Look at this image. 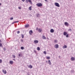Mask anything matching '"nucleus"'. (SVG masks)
Instances as JSON below:
<instances>
[{"mask_svg": "<svg viewBox=\"0 0 75 75\" xmlns=\"http://www.w3.org/2000/svg\"><path fill=\"white\" fill-rule=\"evenodd\" d=\"M71 61H74L75 60V58L74 57H71Z\"/></svg>", "mask_w": 75, "mask_h": 75, "instance_id": "obj_4", "label": "nucleus"}, {"mask_svg": "<svg viewBox=\"0 0 75 75\" xmlns=\"http://www.w3.org/2000/svg\"><path fill=\"white\" fill-rule=\"evenodd\" d=\"M29 10H31V7H29Z\"/></svg>", "mask_w": 75, "mask_h": 75, "instance_id": "obj_20", "label": "nucleus"}, {"mask_svg": "<svg viewBox=\"0 0 75 75\" xmlns=\"http://www.w3.org/2000/svg\"><path fill=\"white\" fill-rule=\"evenodd\" d=\"M22 1H23V2L25 1V0H22Z\"/></svg>", "mask_w": 75, "mask_h": 75, "instance_id": "obj_41", "label": "nucleus"}, {"mask_svg": "<svg viewBox=\"0 0 75 75\" xmlns=\"http://www.w3.org/2000/svg\"><path fill=\"white\" fill-rule=\"evenodd\" d=\"M64 35H66L67 34V33L66 32H64L63 33Z\"/></svg>", "mask_w": 75, "mask_h": 75, "instance_id": "obj_9", "label": "nucleus"}, {"mask_svg": "<svg viewBox=\"0 0 75 75\" xmlns=\"http://www.w3.org/2000/svg\"><path fill=\"white\" fill-rule=\"evenodd\" d=\"M20 32L19 31H18L17 32V34H20Z\"/></svg>", "mask_w": 75, "mask_h": 75, "instance_id": "obj_27", "label": "nucleus"}, {"mask_svg": "<svg viewBox=\"0 0 75 75\" xmlns=\"http://www.w3.org/2000/svg\"><path fill=\"white\" fill-rule=\"evenodd\" d=\"M13 55V57L14 58H16V56L15 55Z\"/></svg>", "mask_w": 75, "mask_h": 75, "instance_id": "obj_24", "label": "nucleus"}, {"mask_svg": "<svg viewBox=\"0 0 75 75\" xmlns=\"http://www.w3.org/2000/svg\"><path fill=\"white\" fill-rule=\"evenodd\" d=\"M18 21H15V23H18Z\"/></svg>", "mask_w": 75, "mask_h": 75, "instance_id": "obj_32", "label": "nucleus"}, {"mask_svg": "<svg viewBox=\"0 0 75 75\" xmlns=\"http://www.w3.org/2000/svg\"><path fill=\"white\" fill-rule=\"evenodd\" d=\"M28 1H29V3H31V0H28Z\"/></svg>", "mask_w": 75, "mask_h": 75, "instance_id": "obj_30", "label": "nucleus"}, {"mask_svg": "<svg viewBox=\"0 0 75 75\" xmlns=\"http://www.w3.org/2000/svg\"><path fill=\"white\" fill-rule=\"evenodd\" d=\"M3 49H4V51H6V48L4 47V48H3Z\"/></svg>", "mask_w": 75, "mask_h": 75, "instance_id": "obj_33", "label": "nucleus"}, {"mask_svg": "<svg viewBox=\"0 0 75 75\" xmlns=\"http://www.w3.org/2000/svg\"><path fill=\"white\" fill-rule=\"evenodd\" d=\"M26 2L27 3H28V1H27V0H26Z\"/></svg>", "mask_w": 75, "mask_h": 75, "instance_id": "obj_36", "label": "nucleus"}, {"mask_svg": "<svg viewBox=\"0 0 75 75\" xmlns=\"http://www.w3.org/2000/svg\"><path fill=\"white\" fill-rule=\"evenodd\" d=\"M1 63H2V60H1V59H0V64H1Z\"/></svg>", "mask_w": 75, "mask_h": 75, "instance_id": "obj_25", "label": "nucleus"}, {"mask_svg": "<svg viewBox=\"0 0 75 75\" xmlns=\"http://www.w3.org/2000/svg\"><path fill=\"white\" fill-rule=\"evenodd\" d=\"M19 57H20V56L21 57V56H22L21 55V54H19Z\"/></svg>", "mask_w": 75, "mask_h": 75, "instance_id": "obj_34", "label": "nucleus"}, {"mask_svg": "<svg viewBox=\"0 0 75 75\" xmlns=\"http://www.w3.org/2000/svg\"><path fill=\"white\" fill-rule=\"evenodd\" d=\"M18 8H19V9H21V7H18Z\"/></svg>", "mask_w": 75, "mask_h": 75, "instance_id": "obj_39", "label": "nucleus"}, {"mask_svg": "<svg viewBox=\"0 0 75 75\" xmlns=\"http://www.w3.org/2000/svg\"><path fill=\"white\" fill-rule=\"evenodd\" d=\"M2 46V44L1 43H0V47H1Z\"/></svg>", "mask_w": 75, "mask_h": 75, "instance_id": "obj_37", "label": "nucleus"}, {"mask_svg": "<svg viewBox=\"0 0 75 75\" xmlns=\"http://www.w3.org/2000/svg\"><path fill=\"white\" fill-rule=\"evenodd\" d=\"M45 1H47V0H45Z\"/></svg>", "mask_w": 75, "mask_h": 75, "instance_id": "obj_45", "label": "nucleus"}, {"mask_svg": "<svg viewBox=\"0 0 75 75\" xmlns=\"http://www.w3.org/2000/svg\"><path fill=\"white\" fill-rule=\"evenodd\" d=\"M67 48V46H66V45H65L64 46H63V48Z\"/></svg>", "mask_w": 75, "mask_h": 75, "instance_id": "obj_15", "label": "nucleus"}, {"mask_svg": "<svg viewBox=\"0 0 75 75\" xmlns=\"http://www.w3.org/2000/svg\"><path fill=\"white\" fill-rule=\"evenodd\" d=\"M1 42V40H0V42Z\"/></svg>", "mask_w": 75, "mask_h": 75, "instance_id": "obj_47", "label": "nucleus"}, {"mask_svg": "<svg viewBox=\"0 0 75 75\" xmlns=\"http://www.w3.org/2000/svg\"><path fill=\"white\" fill-rule=\"evenodd\" d=\"M10 20H13V17H11V18L10 19Z\"/></svg>", "mask_w": 75, "mask_h": 75, "instance_id": "obj_23", "label": "nucleus"}, {"mask_svg": "<svg viewBox=\"0 0 75 75\" xmlns=\"http://www.w3.org/2000/svg\"><path fill=\"white\" fill-rule=\"evenodd\" d=\"M10 64H13V61H10Z\"/></svg>", "mask_w": 75, "mask_h": 75, "instance_id": "obj_16", "label": "nucleus"}, {"mask_svg": "<svg viewBox=\"0 0 75 75\" xmlns=\"http://www.w3.org/2000/svg\"><path fill=\"white\" fill-rule=\"evenodd\" d=\"M36 6L38 7H41L42 6V4L41 3H38V4H36Z\"/></svg>", "mask_w": 75, "mask_h": 75, "instance_id": "obj_1", "label": "nucleus"}, {"mask_svg": "<svg viewBox=\"0 0 75 75\" xmlns=\"http://www.w3.org/2000/svg\"><path fill=\"white\" fill-rule=\"evenodd\" d=\"M13 60H15V59H14Z\"/></svg>", "mask_w": 75, "mask_h": 75, "instance_id": "obj_48", "label": "nucleus"}, {"mask_svg": "<svg viewBox=\"0 0 75 75\" xmlns=\"http://www.w3.org/2000/svg\"><path fill=\"white\" fill-rule=\"evenodd\" d=\"M21 50H24V47H21Z\"/></svg>", "mask_w": 75, "mask_h": 75, "instance_id": "obj_26", "label": "nucleus"}, {"mask_svg": "<svg viewBox=\"0 0 75 75\" xmlns=\"http://www.w3.org/2000/svg\"><path fill=\"white\" fill-rule=\"evenodd\" d=\"M2 72H3V73H4V74H6V70H5V71H4V70H2Z\"/></svg>", "mask_w": 75, "mask_h": 75, "instance_id": "obj_6", "label": "nucleus"}, {"mask_svg": "<svg viewBox=\"0 0 75 75\" xmlns=\"http://www.w3.org/2000/svg\"><path fill=\"white\" fill-rule=\"evenodd\" d=\"M50 57H47V59H50Z\"/></svg>", "mask_w": 75, "mask_h": 75, "instance_id": "obj_28", "label": "nucleus"}, {"mask_svg": "<svg viewBox=\"0 0 75 75\" xmlns=\"http://www.w3.org/2000/svg\"><path fill=\"white\" fill-rule=\"evenodd\" d=\"M21 35H22V38H24V35H23V34H21Z\"/></svg>", "mask_w": 75, "mask_h": 75, "instance_id": "obj_21", "label": "nucleus"}, {"mask_svg": "<svg viewBox=\"0 0 75 75\" xmlns=\"http://www.w3.org/2000/svg\"><path fill=\"white\" fill-rule=\"evenodd\" d=\"M60 57V56H59V57Z\"/></svg>", "mask_w": 75, "mask_h": 75, "instance_id": "obj_50", "label": "nucleus"}, {"mask_svg": "<svg viewBox=\"0 0 75 75\" xmlns=\"http://www.w3.org/2000/svg\"><path fill=\"white\" fill-rule=\"evenodd\" d=\"M28 75H29V74H28Z\"/></svg>", "mask_w": 75, "mask_h": 75, "instance_id": "obj_49", "label": "nucleus"}, {"mask_svg": "<svg viewBox=\"0 0 75 75\" xmlns=\"http://www.w3.org/2000/svg\"><path fill=\"white\" fill-rule=\"evenodd\" d=\"M54 47L56 48H58L59 46L58 45L56 44L55 45Z\"/></svg>", "mask_w": 75, "mask_h": 75, "instance_id": "obj_3", "label": "nucleus"}, {"mask_svg": "<svg viewBox=\"0 0 75 75\" xmlns=\"http://www.w3.org/2000/svg\"><path fill=\"white\" fill-rule=\"evenodd\" d=\"M54 29H52L50 30V33H54Z\"/></svg>", "mask_w": 75, "mask_h": 75, "instance_id": "obj_8", "label": "nucleus"}, {"mask_svg": "<svg viewBox=\"0 0 75 75\" xmlns=\"http://www.w3.org/2000/svg\"><path fill=\"white\" fill-rule=\"evenodd\" d=\"M48 63L49 64V65H51V61H50V60H48Z\"/></svg>", "mask_w": 75, "mask_h": 75, "instance_id": "obj_12", "label": "nucleus"}, {"mask_svg": "<svg viewBox=\"0 0 75 75\" xmlns=\"http://www.w3.org/2000/svg\"><path fill=\"white\" fill-rule=\"evenodd\" d=\"M37 50H38V51H40V47H37Z\"/></svg>", "mask_w": 75, "mask_h": 75, "instance_id": "obj_18", "label": "nucleus"}, {"mask_svg": "<svg viewBox=\"0 0 75 75\" xmlns=\"http://www.w3.org/2000/svg\"><path fill=\"white\" fill-rule=\"evenodd\" d=\"M29 33L30 34H31L33 33V30H30L29 32Z\"/></svg>", "mask_w": 75, "mask_h": 75, "instance_id": "obj_10", "label": "nucleus"}, {"mask_svg": "<svg viewBox=\"0 0 75 75\" xmlns=\"http://www.w3.org/2000/svg\"><path fill=\"white\" fill-rule=\"evenodd\" d=\"M64 24L65 25H66V26H68V23L67 22H65Z\"/></svg>", "mask_w": 75, "mask_h": 75, "instance_id": "obj_7", "label": "nucleus"}, {"mask_svg": "<svg viewBox=\"0 0 75 75\" xmlns=\"http://www.w3.org/2000/svg\"><path fill=\"white\" fill-rule=\"evenodd\" d=\"M69 31H72V30L71 29H69Z\"/></svg>", "mask_w": 75, "mask_h": 75, "instance_id": "obj_29", "label": "nucleus"}, {"mask_svg": "<svg viewBox=\"0 0 75 75\" xmlns=\"http://www.w3.org/2000/svg\"><path fill=\"white\" fill-rule=\"evenodd\" d=\"M54 4L56 6H57V7H60V6H59V4L58 3H54Z\"/></svg>", "mask_w": 75, "mask_h": 75, "instance_id": "obj_2", "label": "nucleus"}, {"mask_svg": "<svg viewBox=\"0 0 75 75\" xmlns=\"http://www.w3.org/2000/svg\"><path fill=\"white\" fill-rule=\"evenodd\" d=\"M46 62H48V61H46Z\"/></svg>", "mask_w": 75, "mask_h": 75, "instance_id": "obj_46", "label": "nucleus"}, {"mask_svg": "<svg viewBox=\"0 0 75 75\" xmlns=\"http://www.w3.org/2000/svg\"><path fill=\"white\" fill-rule=\"evenodd\" d=\"M42 30L41 28H39L38 30V31L39 32V33H41V32L42 31Z\"/></svg>", "mask_w": 75, "mask_h": 75, "instance_id": "obj_5", "label": "nucleus"}, {"mask_svg": "<svg viewBox=\"0 0 75 75\" xmlns=\"http://www.w3.org/2000/svg\"><path fill=\"white\" fill-rule=\"evenodd\" d=\"M29 68H33V67L32 66V65H30L29 66H28Z\"/></svg>", "mask_w": 75, "mask_h": 75, "instance_id": "obj_17", "label": "nucleus"}, {"mask_svg": "<svg viewBox=\"0 0 75 75\" xmlns=\"http://www.w3.org/2000/svg\"><path fill=\"white\" fill-rule=\"evenodd\" d=\"M14 23H15V22H14L12 23V24H14Z\"/></svg>", "mask_w": 75, "mask_h": 75, "instance_id": "obj_38", "label": "nucleus"}, {"mask_svg": "<svg viewBox=\"0 0 75 75\" xmlns=\"http://www.w3.org/2000/svg\"><path fill=\"white\" fill-rule=\"evenodd\" d=\"M42 38L44 39V40H46V37H45V36H42Z\"/></svg>", "mask_w": 75, "mask_h": 75, "instance_id": "obj_14", "label": "nucleus"}, {"mask_svg": "<svg viewBox=\"0 0 75 75\" xmlns=\"http://www.w3.org/2000/svg\"><path fill=\"white\" fill-rule=\"evenodd\" d=\"M1 5V4L0 3V6Z\"/></svg>", "mask_w": 75, "mask_h": 75, "instance_id": "obj_44", "label": "nucleus"}, {"mask_svg": "<svg viewBox=\"0 0 75 75\" xmlns=\"http://www.w3.org/2000/svg\"><path fill=\"white\" fill-rule=\"evenodd\" d=\"M43 53L44 54H47V52H46V51H45Z\"/></svg>", "mask_w": 75, "mask_h": 75, "instance_id": "obj_22", "label": "nucleus"}, {"mask_svg": "<svg viewBox=\"0 0 75 75\" xmlns=\"http://www.w3.org/2000/svg\"><path fill=\"white\" fill-rule=\"evenodd\" d=\"M28 26H29V25L28 24L27 25H25V27L26 28H27V27H28Z\"/></svg>", "mask_w": 75, "mask_h": 75, "instance_id": "obj_13", "label": "nucleus"}, {"mask_svg": "<svg viewBox=\"0 0 75 75\" xmlns=\"http://www.w3.org/2000/svg\"><path fill=\"white\" fill-rule=\"evenodd\" d=\"M34 52H36V51L34 50Z\"/></svg>", "mask_w": 75, "mask_h": 75, "instance_id": "obj_43", "label": "nucleus"}, {"mask_svg": "<svg viewBox=\"0 0 75 75\" xmlns=\"http://www.w3.org/2000/svg\"><path fill=\"white\" fill-rule=\"evenodd\" d=\"M21 41L22 42H23V40H21Z\"/></svg>", "mask_w": 75, "mask_h": 75, "instance_id": "obj_42", "label": "nucleus"}, {"mask_svg": "<svg viewBox=\"0 0 75 75\" xmlns=\"http://www.w3.org/2000/svg\"><path fill=\"white\" fill-rule=\"evenodd\" d=\"M69 35L68 34H67V35H66V37H67V38L68 37Z\"/></svg>", "mask_w": 75, "mask_h": 75, "instance_id": "obj_31", "label": "nucleus"}, {"mask_svg": "<svg viewBox=\"0 0 75 75\" xmlns=\"http://www.w3.org/2000/svg\"><path fill=\"white\" fill-rule=\"evenodd\" d=\"M34 42L35 43H38V41L37 40H36L34 41Z\"/></svg>", "mask_w": 75, "mask_h": 75, "instance_id": "obj_11", "label": "nucleus"}, {"mask_svg": "<svg viewBox=\"0 0 75 75\" xmlns=\"http://www.w3.org/2000/svg\"><path fill=\"white\" fill-rule=\"evenodd\" d=\"M54 42H57V40H55Z\"/></svg>", "mask_w": 75, "mask_h": 75, "instance_id": "obj_35", "label": "nucleus"}, {"mask_svg": "<svg viewBox=\"0 0 75 75\" xmlns=\"http://www.w3.org/2000/svg\"><path fill=\"white\" fill-rule=\"evenodd\" d=\"M36 30H38V28H37Z\"/></svg>", "mask_w": 75, "mask_h": 75, "instance_id": "obj_40", "label": "nucleus"}, {"mask_svg": "<svg viewBox=\"0 0 75 75\" xmlns=\"http://www.w3.org/2000/svg\"><path fill=\"white\" fill-rule=\"evenodd\" d=\"M36 16L37 17H40V15L38 14L36 15Z\"/></svg>", "mask_w": 75, "mask_h": 75, "instance_id": "obj_19", "label": "nucleus"}]
</instances>
